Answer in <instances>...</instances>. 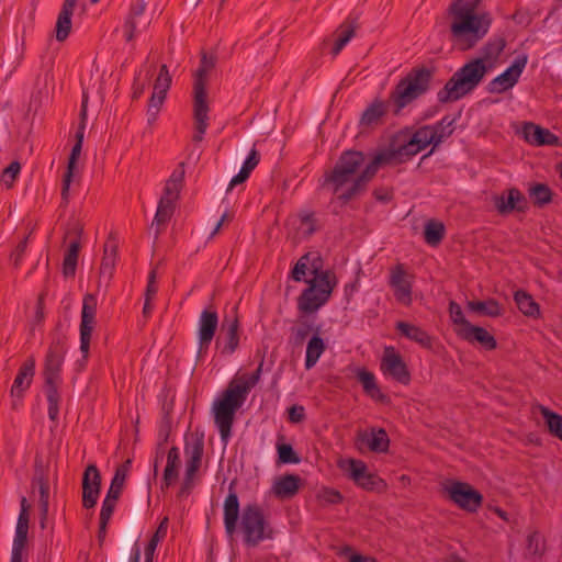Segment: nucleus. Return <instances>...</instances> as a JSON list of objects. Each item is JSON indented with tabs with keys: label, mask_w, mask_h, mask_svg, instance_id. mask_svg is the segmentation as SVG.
Here are the masks:
<instances>
[{
	"label": "nucleus",
	"mask_w": 562,
	"mask_h": 562,
	"mask_svg": "<svg viewBox=\"0 0 562 562\" xmlns=\"http://www.w3.org/2000/svg\"><path fill=\"white\" fill-rule=\"evenodd\" d=\"M480 0H453L448 8L450 41L465 52L477 45L490 31L491 14L479 11Z\"/></svg>",
	"instance_id": "nucleus-1"
},
{
	"label": "nucleus",
	"mask_w": 562,
	"mask_h": 562,
	"mask_svg": "<svg viewBox=\"0 0 562 562\" xmlns=\"http://www.w3.org/2000/svg\"><path fill=\"white\" fill-rule=\"evenodd\" d=\"M262 362L248 378L233 379L212 405L214 423L218 428L221 440L226 446L232 437V427L236 412L244 405L251 389L259 382Z\"/></svg>",
	"instance_id": "nucleus-2"
},
{
	"label": "nucleus",
	"mask_w": 562,
	"mask_h": 562,
	"mask_svg": "<svg viewBox=\"0 0 562 562\" xmlns=\"http://www.w3.org/2000/svg\"><path fill=\"white\" fill-rule=\"evenodd\" d=\"M488 71L484 59H472L459 68L438 92L441 103L458 101L471 93L484 79Z\"/></svg>",
	"instance_id": "nucleus-3"
},
{
	"label": "nucleus",
	"mask_w": 562,
	"mask_h": 562,
	"mask_svg": "<svg viewBox=\"0 0 562 562\" xmlns=\"http://www.w3.org/2000/svg\"><path fill=\"white\" fill-rule=\"evenodd\" d=\"M216 56L202 53L200 66L195 71L193 85V119H194V134L192 140L200 143L209 126V104L206 101V78L207 74L216 65Z\"/></svg>",
	"instance_id": "nucleus-4"
},
{
	"label": "nucleus",
	"mask_w": 562,
	"mask_h": 562,
	"mask_svg": "<svg viewBox=\"0 0 562 562\" xmlns=\"http://www.w3.org/2000/svg\"><path fill=\"white\" fill-rule=\"evenodd\" d=\"M364 155L357 150H346L338 158L334 168L324 175V188H329L337 199L349 190L356 182Z\"/></svg>",
	"instance_id": "nucleus-5"
},
{
	"label": "nucleus",
	"mask_w": 562,
	"mask_h": 562,
	"mask_svg": "<svg viewBox=\"0 0 562 562\" xmlns=\"http://www.w3.org/2000/svg\"><path fill=\"white\" fill-rule=\"evenodd\" d=\"M431 76V71L425 67L414 68L398 81L389 98V102L394 105L395 115L428 90Z\"/></svg>",
	"instance_id": "nucleus-6"
},
{
	"label": "nucleus",
	"mask_w": 562,
	"mask_h": 562,
	"mask_svg": "<svg viewBox=\"0 0 562 562\" xmlns=\"http://www.w3.org/2000/svg\"><path fill=\"white\" fill-rule=\"evenodd\" d=\"M240 528L247 547H257L265 539H271L273 535L261 507L256 503L247 504L243 508Z\"/></svg>",
	"instance_id": "nucleus-7"
},
{
	"label": "nucleus",
	"mask_w": 562,
	"mask_h": 562,
	"mask_svg": "<svg viewBox=\"0 0 562 562\" xmlns=\"http://www.w3.org/2000/svg\"><path fill=\"white\" fill-rule=\"evenodd\" d=\"M204 452V434L192 432L186 437L184 453L187 456L186 473L180 491L179 497H184L190 494L194 486V479L201 467L202 457Z\"/></svg>",
	"instance_id": "nucleus-8"
},
{
	"label": "nucleus",
	"mask_w": 562,
	"mask_h": 562,
	"mask_svg": "<svg viewBox=\"0 0 562 562\" xmlns=\"http://www.w3.org/2000/svg\"><path fill=\"white\" fill-rule=\"evenodd\" d=\"M67 336L60 331V324L52 333V341L45 356L43 375L47 383H60V371L67 352Z\"/></svg>",
	"instance_id": "nucleus-9"
},
{
	"label": "nucleus",
	"mask_w": 562,
	"mask_h": 562,
	"mask_svg": "<svg viewBox=\"0 0 562 562\" xmlns=\"http://www.w3.org/2000/svg\"><path fill=\"white\" fill-rule=\"evenodd\" d=\"M87 103H88V95L86 93H83L82 104H81V110H80V124L76 132V143L71 149V153H70V156L68 159L67 170L63 178L61 199L65 203L68 202L69 187L72 181L74 171L76 168L77 160L80 157L81 149H82L83 135H85V128H86V120H87Z\"/></svg>",
	"instance_id": "nucleus-10"
},
{
	"label": "nucleus",
	"mask_w": 562,
	"mask_h": 562,
	"mask_svg": "<svg viewBox=\"0 0 562 562\" xmlns=\"http://www.w3.org/2000/svg\"><path fill=\"white\" fill-rule=\"evenodd\" d=\"M382 165H392L390 155H386L384 149L379 151L362 171H359L356 182L340 196V201L346 204L366 192L368 183L373 179L379 167Z\"/></svg>",
	"instance_id": "nucleus-11"
},
{
	"label": "nucleus",
	"mask_w": 562,
	"mask_h": 562,
	"mask_svg": "<svg viewBox=\"0 0 562 562\" xmlns=\"http://www.w3.org/2000/svg\"><path fill=\"white\" fill-rule=\"evenodd\" d=\"M450 501L469 513H476L483 504V495L469 483L452 481L445 487Z\"/></svg>",
	"instance_id": "nucleus-12"
},
{
	"label": "nucleus",
	"mask_w": 562,
	"mask_h": 562,
	"mask_svg": "<svg viewBox=\"0 0 562 562\" xmlns=\"http://www.w3.org/2000/svg\"><path fill=\"white\" fill-rule=\"evenodd\" d=\"M345 470L348 477L362 490L383 492L386 488V483L375 473L369 472L362 460L349 459L348 467Z\"/></svg>",
	"instance_id": "nucleus-13"
},
{
	"label": "nucleus",
	"mask_w": 562,
	"mask_h": 562,
	"mask_svg": "<svg viewBox=\"0 0 562 562\" xmlns=\"http://www.w3.org/2000/svg\"><path fill=\"white\" fill-rule=\"evenodd\" d=\"M97 297L93 294L83 296L80 321V351L85 360L88 359L91 336L95 324Z\"/></svg>",
	"instance_id": "nucleus-14"
},
{
	"label": "nucleus",
	"mask_w": 562,
	"mask_h": 562,
	"mask_svg": "<svg viewBox=\"0 0 562 562\" xmlns=\"http://www.w3.org/2000/svg\"><path fill=\"white\" fill-rule=\"evenodd\" d=\"M380 368L384 375L390 376L394 381L403 385L411 383L412 375L408 367L394 347L389 346L384 348Z\"/></svg>",
	"instance_id": "nucleus-15"
},
{
	"label": "nucleus",
	"mask_w": 562,
	"mask_h": 562,
	"mask_svg": "<svg viewBox=\"0 0 562 562\" xmlns=\"http://www.w3.org/2000/svg\"><path fill=\"white\" fill-rule=\"evenodd\" d=\"M527 63L528 56L526 54L517 56L513 64L505 71H503L487 83L486 90L490 93H504L514 88L518 82Z\"/></svg>",
	"instance_id": "nucleus-16"
},
{
	"label": "nucleus",
	"mask_w": 562,
	"mask_h": 562,
	"mask_svg": "<svg viewBox=\"0 0 562 562\" xmlns=\"http://www.w3.org/2000/svg\"><path fill=\"white\" fill-rule=\"evenodd\" d=\"M215 346L224 356H231L237 350L239 346V319L236 312L234 315L223 318Z\"/></svg>",
	"instance_id": "nucleus-17"
},
{
	"label": "nucleus",
	"mask_w": 562,
	"mask_h": 562,
	"mask_svg": "<svg viewBox=\"0 0 562 562\" xmlns=\"http://www.w3.org/2000/svg\"><path fill=\"white\" fill-rule=\"evenodd\" d=\"M218 326V315L216 311L205 308L202 311L199 318L198 328V358H202L206 355L210 345L214 338Z\"/></svg>",
	"instance_id": "nucleus-18"
},
{
	"label": "nucleus",
	"mask_w": 562,
	"mask_h": 562,
	"mask_svg": "<svg viewBox=\"0 0 562 562\" xmlns=\"http://www.w3.org/2000/svg\"><path fill=\"white\" fill-rule=\"evenodd\" d=\"M389 284L393 289L394 296L398 303L404 306L412 304V277L407 273L402 263L391 269Z\"/></svg>",
	"instance_id": "nucleus-19"
},
{
	"label": "nucleus",
	"mask_w": 562,
	"mask_h": 562,
	"mask_svg": "<svg viewBox=\"0 0 562 562\" xmlns=\"http://www.w3.org/2000/svg\"><path fill=\"white\" fill-rule=\"evenodd\" d=\"M390 155L392 165H398L407 161L413 156L422 151V147L417 146L414 139L406 133H398L392 140L389 148L384 149Z\"/></svg>",
	"instance_id": "nucleus-20"
},
{
	"label": "nucleus",
	"mask_w": 562,
	"mask_h": 562,
	"mask_svg": "<svg viewBox=\"0 0 562 562\" xmlns=\"http://www.w3.org/2000/svg\"><path fill=\"white\" fill-rule=\"evenodd\" d=\"M101 491V474L95 464H89L82 475V507L91 509L97 505Z\"/></svg>",
	"instance_id": "nucleus-21"
},
{
	"label": "nucleus",
	"mask_w": 562,
	"mask_h": 562,
	"mask_svg": "<svg viewBox=\"0 0 562 562\" xmlns=\"http://www.w3.org/2000/svg\"><path fill=\"white\" fill-rule=\"evenodd\" d=\"M145 9L146 3L143 0H137L136 3L132 4L123 26L124 37L127 42L133 41L137 33L149 26L150 19L145 15Z\"/></svg>",
	"instance_id": "nucleus-22"
},
{
	"label": "nucleus",
	"mask_w": 562,
	"mask_h": 562,
	"mask_svg": "<svg viewBox=\"0 0 562 562\" xmlns=\"http://www.w3.org/2000/svg\"><path fill=\"white\" fill-rule=\"evenodd\" d=\"M494 206L501 215H508L514 211L525 213L528 202L517 188H510L501 195L494 196Z\"/></svg>",
	"instance_id": "nucleus-23"
},
{
	"label": "nucleus",
	"mask_w": 562,
	"mask_h": 562,
	"mask_svg": "<svg viewBox=\"0 0 562 562\" xmlns=\"http://www.w3.org/2000/svg\"><path fill=\"white\" fill-rule=\"evenodd\" d=\"M316 261H321V259L316 258L311 263L314 278L306 282L308 286L315 285V292L322 293L329 299L337 284L336 276L330 270H321V265H317Z\"/></svg>",
	"instance_id": "nucleus-24"
},
{
	"label": "nucleus",
	"mask_w": 562,
	"mask_h": 562,
	"mask_svg": "<svg viewBox=\"0 0 562 562\" xmlns=\"http://www.w3.org/2000/svg\"><path fill=\"white\" fill-rule=\"evenodd\" d=\"M522 134L526 142L535 146L560 145V138L555 134L531 122L524 124Z\"/></svg>",
	"instance_id": "nucleus-25"
},
{
	"label": "nucleus",
	"mask_w": 562,
	"mask_h": 562,
	"mask_svg": "<svg viewBox=\"0 0 562 562\" xmlns=\"http://www.w3.org/2000/svg\"><path fill=\"white\" fill-rule=\"evenodd\" d=\"M32 490L38 488L40 508H41V526L44 528L45 519L48 513L49 484L47 474L42 465H36L31 482Z\"/></svg>",
	"instance_id": "nucleus-26"
},
{
	"label": "nucleus",
	"mask_w": 562,
	"mask_h": 562,
	"mask_svg": "<svg viewBox=\"0 0 562 562\" xmlns=\"http://www.w3.org/2000/svg\"><path fill=\"white\" fill-rule=\"evenodd\" d=\"M390 439L383 428H372L371 431L359 432L358 448H367L373 452H386L389 449Z\"/></svg>",
	"instance_id": "nucleus-27"
},
{
	"label": "nucleus",
	"mask_w": 562,
	"mask_h": 562,
	"mask_svg": "<svg viewBox=\"0 0 562 562\" xmlns=\"http://www.w3.org/2000/svg\"><path fill=\"white\" fill-rule=\"evenodd\" d=\"M239 518V501L236 492L233 490V483L229 486V493L224 502V526L226 535L233 539Z\"/></svg>",
	"instance_id": "nucleus-28"
},
{
	"label": "nucleus",
	"mask_w": 562,
	"mask_h": 562,
	"mask_svg": "<svg viewBox=\"0 0 562 562\" xmlns=\"http://www.w3.org/2000/svg\"><path fill=\"white\" fill-rule=\"evenodd\" d=\"M395 329L401 336L418 344L422 348L428 350L432 349L434 338L422 327L407 322L400 321L396 322Z\"/></svg>",
	"instance_id": "nucleus-29"
},
{
	"label": "nucleus",
	"mask_w": 562,
	"mask_h": 562,
	"mask_svg": "<svg viewBox=\"0 0 562 562\" xmlns=\"http://www.w3.org/2000/svg\"><path fill=\"white\" fill-rule=\"evenodd\" d=\"M34 374L35 360L33 357H30L22 363L18 371V374L11 387V395L16 398H22L24 392L31 386Z\"/></svg>",
	"instance_id": "nucleus-30"
},
{
	"label": "nucleus",
	"mask_w": 562,
	"mask_h": 562,
	"mask_svg": "<svg viewBox=\"0 0 562 562\" xmlns=\"http://www.w3.org/2000/svg\"><path fill=\"white\" fill-rule=\"evenodd\" d=\"M328 300L322 293L315 292V285L307 286L297 297V308L303 314H312L325 305Z\"/></svg>",
	"instance_id": "nucleus-31"
},
{
	"label": "nucleus",
	"mask_w": 562,
	"mask_h": 562,
	"mask_svg": "<svg viewBox=\"0 0 562 562\" xmlns=\"http://www.w3.org/2000/svg\"><path fill=\"white\" fill-rule=\"evenodd\" d=\"M389 112V104L382 100H374L361 114L359 124L361 127H376L383 124Z\"/></svg>",
	"instance_id": "nucleus-32"
},
{
	"label": "nucleus",
	"mask_w": 562,
	"mask_h": 562,
	"mask_svg": "<svg viewBox=\"0 0 562 562\" xmlns=\"http://www.w3.org/2000/svg\"><path fill=\"white\" fill-rule=\"evenodd\" d=\"M459 336L468 342H477L486 350H494L497 347V341L485 328L469 325L467 329H460Z\"/></svg>",
	"instance_id": "nucleus-33"
},
{
	"label": "nucleus",
	"mask_w": 562,
	"mask_h": 562,
	"mask_svg": "<svg viewBox=\"0 0 562 562\" xmlns=\"http://www.w3.org/2000/svg\"><path fill=\"white\" fill-rule=\"evenodd\" d=\"M356 378L361 383L363 392L372 400L381 403L387 401V396L381 392L372 372L361 368L357 370Z\"/></svg>",
	"instance_id": "nucleus-34"
},
{
	"label": "nucleus",
	"mask_w": 562,
	"mask_h": 562,
	"mask_svg": "<svg viewBox=\"0 0 562 562\" xmlns=\"http://www.w3.org/2000/svg\"><path fill=\"white\" fill-rule=\"evenodd\" d=\"M301 481L296 474H285L274 482L272 491L279 498H291L297 494Z\"/></svg>",
	"instance_id": "nucleus-35"
},
{
	"label": "nucleus",
	"mask_w": 562,
	"mask_h": 562,
	"mask_svg": "<svg viewBox=\"0 0 562 562\" xmlns=\"http://www.w3.org/2000/svg\"><path fill=\"white\" fill-rule=\"evenodd\" d=\"M315 329L312 319L304 315L300 316L290 329L289 344L293 347H301Z\"/></svg>",
	"instance_id": "nucleus-36"
},
{
	"label": "nucleus",
	"mask_w": 562,
	"mask_h": 562,
	"mask_svg": "<svg viewBox=\"0 0 562 562\" xmlns=\"http://www.w3.org/2000/svg\"><path fill=\"white\" fill-rule=\"evenodd\" d=\"M358 22L355 18H348L344 23L339 25L336 30V41L331 48V54L337 56L342 48L349 43V41L355 36L356 31L358 29Z\"/></svg>",
	"instance_id": "nucleus-37"
},
{
	"label": "nucleus",
	"mask_w": 562,
	"mask_h": 562,
	"mask_svg": "<svg viewBox=\"0 0 562 562\" xmlns=\"http://www.w3.org/2000/svg\"><path fill=\"white\" fill-rule=\"evenodd\" d=\"M124 473L119 472L114 473V476L112 477L110 487L106 492V495L102 502L101 509L114 513L117 501L122 494L124 484H125Z\"/></svg>",
	"instance_id": "nucleus-38"
},
{
	"label": "nucleus",
	"mask_w": 562,
	"mask_h": 562,
	"mask_svg": "<svg viewBox=\"0 0 562 562\" xmlns=\"http://www.w3.org/2000/svg\"><path fill=\"white\" fill-rule=\"evenodd\" d=\"M184 179V164L180 162L177 169L173 170L169 179L166 181L164 194L160 199H167L170 203H176L179 198Z\"/></svg>",
	"instance_id": "nucleus-39"
},
{
	"label": "nucleus",
	"mask_w": 562,
	"mask_h": 562,
	"mask_svg": "<svg viewBox=\"0 0 562 562\" xmlns=\"http://www.w3.org/2000/svg\"><path fill=\"white\" fill-rule=\"evenodd\" d=\"M176 204L170 203L167 199H160L158 202L157 211L154 216L151 226L155 227V238L165 231L168 222L171 220Z\"/></svg>",
	"instance_id": "nucleus-40"
},
{
	"label": "nucleus",
	"mask_w": 562,
	"mask_h": 562,
	"mask_svg": "<svg viewBox=\"0 0 562 562\" xmlns=\"http://www.w3.org/2000/svg\"><path fill=\"white\" fill-rule=\"evenodd\" d=\"M180 467V451L177 447H171L168 451L167 463L164 470L162 488L169 487L177 481Z\"/></svg>",
	"instance_id": "nucleus-41"
},
{
	"label": "nucleus",
	"mask_w": 562,
	"mask_h": 562,
	"mask_svg": "<svg viewBox=\"0 0 562 562\" xmlns=\"http://www.w3.org/2000/svg\"><path fill=\"white\" fill-rule=\"evenodd\" d=\"M505 47L506 40L503 36L493 37L482 47V57L477 59H484V64L490 68L498 59Z\"/></svg>",
	"instance_id": "nucleus-42"
},
{
	"label": "nucleus",
	"mask_w": 562,
	"mask_h": 562,
	"mask_svg": "<svg viewBox=\"0 0 562 562\" xmlns=\"http://www.w3.org/2000/svg\"><path fill=\"white\" fill-rule=\"evenodd\" d=\"M514 301L524 315L532 318L540 317V306L528 292L517 290L514 293Z\"/></svg>",
	"instance_id": "nucleus-43"
},
{
	"label": "nucleus",
	"mask_w": 562,
	"mask_h": 562,
	"mask_svg": "<svg viewBox=\"0 0 562 562\" xmlns=\"http://www.w3.org/2000/svg\"><path fill=\"white\" fill-rule=\"evenodd\" d=\"M319 328L316 327L315 335L308 340L306 346V356H305V368L306 370L312 369L317 361L319 360L321 356L326 349L325 342L323 338L318 335Z\"/></svg>",
	"instance_id": "nucleus-44"
},
{
	"label": "nucleus",
	"mask_w": 562,
	"mask_h": 562,
	"mask_svg": "<svg viewBox=\"0 0 562 562\" xmlns=\"http://www.w3.org/2000/svg\"><path fill=\"white\" fill-rule=\"evenodd\" d=\"M117 254V243L114 237L110 236L104 244V251L100 267V273L111 278L115 267Z\"/></svg>",
	"instance_id": "nucleus-45"
},
{
	"label": "nucleus",
	"mask_w": 562,
	"mask_h": 562,
	"mask_svg": "<svg viewBox=\"0 0 562 562\" xmlns=\"http://www.w3.org/2000/svg\"><path fill=\"white\" fill-rule=\"evenodd\" d=\"M446 235V227L442 222L437 220H428L424 227L425 243L431 247H437Z\"/></svg>",
	"instance_id": "nucleus-46"
},
{
	"label": "nucleus",
	"mask_w": 562,
	"mask_h": 562,
	"mask_svg": "<svg viewBox=\"0 0 562 562\" xmlns=\"http://www.w3.org/2000/svg\"><path fill=\"white\" fill-rule=\"evenodd\" d=\"M467 308L471 312L490 317H497L503 314L499 303L494 299H488L486 301H469L467 303Z\"/></svg>",
	"instance_id": "nucleus-47"
},
{
	"label": "nucleus",
	"mask_w": 562,
	"mask_h": 562,
	"mask_svg": "<svg viewBox=\"0 0 562 562\" xmlns=\"http://www.w3.org/2000/svg\"><path fill=\"white\" fill-rule=\"evenodd\" d=\"M60 383L45 382V394L48 404V417L52 422L57 423L59 415L60 394L58 391Z\"/></svg>",
	"instance_id": "nucleus-48"
},
{
	"label": "nucleus",
	"mask_w": 562,
	"mask_h": 562,
	"mask_svg": "<svg viewBox=\"0 0 562 562\" xmlns=\"http://www.w3.org/2000/svg\"><path fill=\"white\" fill-rule=\"evenodd\" d=\"M539 412L546 422L549 432L562 441V415L550 411L543 405H539Z\"/></svg>",
	"instance_id": "nucleus-49"
},
{
	"label": "nucleus",
	"mask_w": 562,
	"mask_h": 562,
	"mask_svg": "<svg viewBox=\"0 0 562 562\" xmlns=\"http://www.w3.org/2000/svg\"><path fill=\"white\" fill-rule=\"evenodd\" d=\"M79 250H80L79 240H77V239L72 240L69 244L68 250L65 254L64 261H63V273L66 278L74 277L76 273Z\"/></svg>",
	"instance_id": "nucleus-50"
},
{
	"label": "nucleus",
	"mask_w": 562,
	"mask_h": 562,
	"mask_svg": "<svg viewBox=\"0 0 562 562\" xmlns=\"http://www.w3.org/2000/svg\"><path fill=\"white\" fill-rule=\"evenodd\" d=\"M411 137L417 144V146L422 147V150L425 149L428 145H432L431 150L423 156V159L429 157L435 150V136L432 134V127L430 125H425L417 128Z\"/></svg>",
	"instance_id": "nucleus-51"
},
{
	"label": "nucleus",
	"mask_w": 562,
	"mask_h": 562,
	"mask_svg": "<svg viewBox=\"0 0 562 562\" xmlns=\"http://www.w3.org/2000/svg\"><path fill=\"white\" fill-rule=\"evenodd\" d=\"M74 10L61 8L56 22V40L64 42L71 31V16Z\"/></svg>",
	"instance_id": "nucleus-52"
},
{
	"label": "nucleus",
	"mask_w": 562,
	"mask_h": 562,
	"mask_svg": "<svg viewBox=\"0 0 562 562\" xmlns=\"http://www.w3.org/2000/svg\"><path fill=\"white\" fill-rule=\"evenodd\" d=\"M453 123L454 120L449 116H443L438 123L435 125H430L432 127V134L435 136V147H438L446 138H448L453 133Z\"/></svg>",
	"instance_id": "nucleus-53"
},
{
	"label": "nucleus",
	"mask_w": 562,
	"mask_h": 562,
	"mask_svg": "<svg viewBox=\"0 0 562 562\" xmlns=\"http://www.w3.org/2000/svg\"><path fill=\"white\" fill-rule=\"evenodd\" d=\"M529 196L535 205L541 207L551 202L552 191L544 183H536L529 189Z\"/></svg>",
	"instance_id": "nucleus-54"
},
{
	"label": "nucleus",
	"mask_w": 562,
	"mask_h": 562,
	"mask_svg": "<svg viewBox=\"0 0 562 562\" xmlns=\"http://www.w3.org/2000/svg\"><path fill=\"white\" fill-rule=\"evenodd\" d=\"M278 464H297L301 462L300 456L294 451L290 443L277 442Z\"/></svg>",
	"instance_id": "nucleus-55"
},
{
	"label": "nucleus",
	"mask_w": 562,
	"mask_h": 562,
	"mask_svg": "<svg viewBox=\"0 0 562 562\" xmlns=\"http://www.w3.org/2000/svg\"><path fill=\"white\" fill-rule=\"evenodd\" d=\"M171 85V76L169 74L168 67L166 65H161L159 69L158 77L154 83V91L159 93L160 95L166 97L167 91L169 90Z\"/></svg>",
	"instance_id": "nucleus-56"
},
{
	"label": "nucleus",
	"mask_w": 562,
	"mask_h": 562,
	"mask_svg": "<svg viewBox=\"0 0 562 562\" xmlns=\"http://www.w3.org/2000/svg\"><path fill=\"white\" fill-rule=\"evenodd\" d=\"M20 506L21 510L18 517L15 532L27 533L31 505L27 503L26 497L22 496Z\"/></svg>",
	"instance_id": "nucleus-57"
},
{
	"label": "nucleus",
	"mask_w": 562,
	"mask_h": 562,
	"mask_svg": "<svg viewBox=\"0 0 562 562\" xmlns=\"http://www.w3.org/2000/svg\"><path fill=\"white\" fill-rule=\"evenodd\" d=\"M317 499L323 505L340 504L344 499L341 493L335 488L324 487L317 493Z\"/></svg>",
	"instance_id": "nucleus-58"
},
{
	"label": "nucleus",
	"mask_w": 562,
	"mask_h": 562,
	"mask_svg": "<svg viewBox=\"0 0 562 562\" xmlns=\"http://www.w3.org/2000/svg\"><path fill=\"white\" fill-rule=\"evenodd\" d=\"M21 171V165L19 161H12L2 172H1V181L5 184L8 189L12 188L15 179L18 178Z\"/></svg>",
	"instance_id": "nucleus-59"
},
{
	"label": "nucleus",
	"mask_w": 562,
	"mask_h": 562,
	"mask_svg": "<svg viewBox=\"0 0 562 562\" xmlns=\"http://www.w3.org/2000/svg\"><path fill=\"white\" fill-rule=\"evenodd\" d=\"M449 314L452 323L460 325L461 329H467L469 325H471V323L464 317L461 306L454 301L449 303Z\"/></svg>",
	"instance_id": "nucleus-60"
},
{
	"label": "nucleus",
	"mask_w": 562,
	"mask_h": 562,
	"mask_svg": "<svg viewBox=\"0 0 562 562\" xmlns=\"http://www.w3.org/2000/svg\"><path fill=\"white\" fill-rule=\"evenodd\" d=\"M308 263H310V255L306 254V255L302 256L295 263L294 268L291 271V278L296 282L303 281L304 277L306 274V271L308 270Z\"/></svg>",
	"instance_id": "nucleus-61"
},
{
	"label": "nucleus",
	"mask_w": 562,
	"mask_h": 562,
	"mask_svg": "<svg viewBox=\"0 0 562 562\" xmlns=\"http://www.w3.org/2000/svg\"><path fill=\"white\" fill-rule=\"evenodd\" d=\"M113 513L111 512H106V510H100V516H99V530H98V535H97V538H98V542H99V546L102 547L103 546V542L105 540V537H106V531H108V525L111 520V517H112Z\"/></svg>",
	"instance_id": "nucleus-62"
},
{
	"label": "nucleus",
	"mask_w": 562,
	"mask_h": 562,
	"mask_svg": "<svg viewBox=\"0 0 562 562\" xmlns=\"http://www.w3.org/2000/svg\"><path fill=\"white\" fill-rule=\"evenodd\" d=\"M543 542L538 532H532L527 538V552L532 555H540L543 553Z\"/></svg>",
	"instance_id": "nucleus-63"
},
{
	"label": "nucleus",
	"mask_w": 562,
	"mask_h": 562,
	"mask_svg": "<svg viewBox=\"0 0 562 562\" xmlns=\"http://www.w3.org/2000/svg\"><path fill=\"white\" fill-rule=\"evenodd\" d=\"M300 221L303 226H306L305 234L313 235L317 231L316 218L313 212H303L300 214Z\"/></svg>",
	"instance_id": "nucleus-64"
}]
</instances>
